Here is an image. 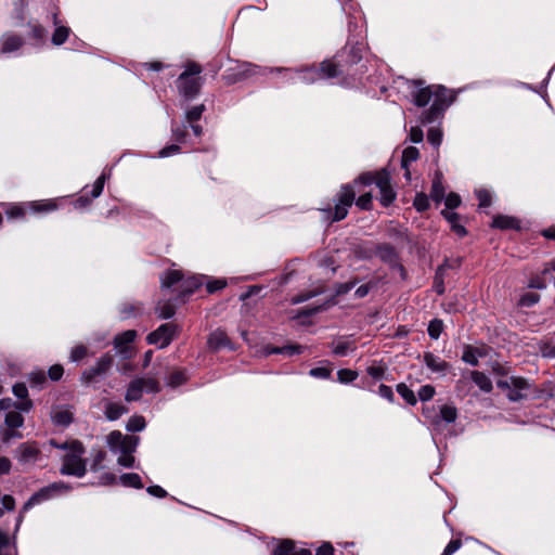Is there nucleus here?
<instances>
[{
	"label": "nucleus",
	"mask_w": 555,
	"mask_h": 555,
	"mask_svg": "<svg viewBox=\"0 0 555 555\" xmlns=\"http://www.w3.org/2000/svg\"><path fill=\"white\" fill-rule=\"evenodd\" d=\"M429 102H431L429 109L425 111L422 115L423 124H430L439 119L451 104L452 98L443 86L421 88L415 92L414 103L417 106L424 107Z\"/></svg>",
	"instance_id": "f257e3e1"
},
{
	"label": "nucleus",
	"mask_w": 555,
	"mask_h": 555,
	"mask_svg": "<svg viewBox=\"0 0 555 555\" xmlns=\"http://www.w3.org/2000/svg\"><path fill=\"white\" fill-rule=\"evenodd\" d=\"M51 444L55 448L67 450V453L63 456V464L60 469L62 475L75 476L78 478L86 475V463L82 459L85 448L80 441L75 440L70 443L59 444L52 440Z\"/></svg>",
	"instance_id": "f03ea898"
},
{
	"label": "nucleus",
	"mask_w": 555,
	"mask_h": 555,
	"mask_svg": "<svg viewBox=\"0 0 555 555\" xmlns=\"http://www.w3.org/2000/svg\"><path fill=\"white\" fill-rule=\"evenodd\" d=\"M202 73V66L197 63L191 62L185 66L184 72L177 80V87L181 95L190 100L195 98L202 88V78L198 75Z\"/></svg>",
	"instance_id": "7ed1b4c3"
},
{
	"label": "nucleus",
	"mask_w": 555,
	"mask_h": 555,
	"mask_svg": "<svg viewBox=\"0 0 555 555\" xmlns=\"http://www.w3.org/2000/svg\"><path fill=\"white\" fill-rule=\"evenodd\" d=\"M72 490V487L64 481L52 482L35 492L22 507V513L33 508L35 505L64 495Z\"/></svg>",
	"instance_id": "20e7f679"
},
{
	"label": "nucleus",
	"mask_w": 555,
	"mask_h": 555,
	"mask_svg": "<svg viewBox=\"0 0 555 555\" xmlns=\"http://www.w3.org/2000/svg\"><path fill=\"white\" fill-rule=\"evenodd\" d=\"M498 387L506 391L511 401H519L529 396L532 385L522 377L511 376L507 379L499 380Z\"/></svg>",
	"instance_id": "39448f33"
},
{
	"label": "nucleus",
	"mask_w": 555,
	"mask_h": 555,
	"mask_svg": "<svg viewBox=\"0 0 555 555\" xmlns=\"http://www.w3.org/2000/svg\"><path fill=\"white\" fill-rule=\"evenodd\" d=\"M356 199V192L350 184L341 186L337 194L333 221H340L348 215V209L352 206Z\"/></svg>",
	"instance_id": "423d86ee"
},
{
	"label": "nucleus",
	"mask_w": 555,
	"mask_h": 555,
	"mask_svg": "<svg viewBox=\"0 0 555 555\" xmlns=\"http://www.w3.org/2000/svg\"><path fill=\"white\" fill-rule=\"evenodd\" d=\"M178 331L179 327L177 324L165 323L150 333L146 340L150 345H156L158 348H165L172 341Z\"/></svg>",
	"instance_id": "0eeeda50"
},
{
	"label": "nucleus",
	"mask_w": 555,
	"mask_h": 555,
	"mask_svg": "<svg viewBox=\"0 0 555 555\" xmlns=\"http://www.w3.org/2000/svg\"><path fill=\"white\" fill-rule=\"evenodd\" d=\"M22 411H12L10 413H5L4 415V424L5 429L2 434V440L4 442H10L13 439H21L22 434L17 430L24 425V417L22 415Z\"/></svg>",
	"instance_id": "6e6552de"
},
{
	"label": "nucleus",
	"mask_w": 555,
	"mask_h": 555,
	"mask_svg": "<svg viewBox=\"0 0 555 555\" xmlns=\"http://www.w3.org/2000/svg\"><path fill=\"white\" fill-rule=\"evenodd\" d=\"M376 186L379 189V202L388 207L396 199L397 194L390 183V175L386 169L377 171Z\"/></svg>",
	"instance_id": "1a4fd4ad"
},
{
	"label": "nucleus",
	"mask_w": 555,
	"mask_h": 555,
	"mask_svg": "<svg viewBox=\"0 0 555 555\" xmlns=\"http://www.w3.org/2000/svg\"><path fill=\"white\" fill-rule=\"evenodd\" d=\"M139 439L133 436H124L120 431L114 430L107 436V444L113 452H119L122 449L135 451Z\"/></svg>",
	"instance_id": "9d476101"
},
{
	"label": "nucleus",
	"mask_w": 555,
	"mask_h": 555,
	"mask_svg": "<svg viewBox=\"0 0 555 555\" xmlns=\"http://www.w3.org/2000/svg\"><path fill=\"white\" fill-rule=\"evenodd\" d=\"M112 364H113L112 356H109V354L102 356L92 367L86 370L82 373V376H81L82 382L86 384H90V383L96 380L99 377L104 376L111 369Z\"/></svg>",
	"instance_id": "9b49d317"
},
{
	"label": "nucleus",
	"mask_w": 555,
	"mask_h": 555,
	"mask_svg": "<svg viewBox=\"0 0 555 555\" xmlns=\"http://www.w3.org/2000/svg\"><path fill=\"white\" fill-rule=\"evenodd\" d=\"M276 72H285L288 74V80L302 81L305 83H313L320 79V73L313 67H305L301 69L275 68Z\"/></svg>",
	"instance_id": "f8f14e48"
},
{
	"label": "nucleus",
	"mask_w": 555,
	"mask_h": 555,
	"mask_svg": "<svg viewBox=\"0 0 555 555\" xmlns=\"http://www.w3.org/2000/svg\"><path fill=\"white\" fill-rule=\"evenodd\" d=\"M40 454V450L35 442H24L16 449V457L21 463H35Z\"/></svg>",
	"instance_id": "ddd939ff"
},
{
	"label": "nucleus",
	"mask_w": 555,
	"mask_h": 555,
	"mask_svg": "<svg viewBox=\"0 0 555 555\" xmlns=\"http://www.w3.org/2000/svg\"><path fill=\"white\" fill-rule=\"evenodd\" d=\"M24 44V39L15 34L7 33L0 38V52L8 54L17 51Z\"/></svg>",
	"instance_id": "4468645a"
},
{
	"label": "nucleus",
	"mask_w": 555,
	"mask_h": 555,
	"mask_svg": "<svg viewBox=\"0 0 555 555\" xmlns=\"http://www.w3.org/2000/svg\"><path fill=\"white\" fill-rule=\"evenodd\" d=\"M423 360L425 365L433 372L444 375L446 372L450 369V364L442 360L440 357L431 353L425 352L423 356Z\"/></svg>",
	"instance_id": "2eb2a0df"
},
{
	"label": "nucleus",
	"mask_w": 555,
	"mask_h": 555,
	"mask_svg": "<svg viewBox=\"0 0 555 555\" xmlns=\"http://www.w3.org/2000/svg\"><path fill=\"white\" fill-rule=\"evenodd\" d=\"M207 344L208 347L212 350H219L221 348H234L227 333L220 328L214 331L209 335Z\"/></svg>",
	"instance_id": "dca6fc26"
},
{
	"label": "nucleus",
	"mask_w": 555,
	"mask_h": 555,
	"mask_svg": "<svg viewBox=\"0 0 555 555\" xmlns=\"http://www.w3.org/2000/svg\"><path fill=\"white\" fill-rule=\"evenodd\" d=\"M73 418L74 413L65 405L56 406L51 412V420L56 426L66 427L73 422Z\"/></svg>",
	"instance_id": "f3484780"
},
{
	"label": "nucleus",
	"mask_w": 555,
	"mask_h": 555,
	"mask_svg": "<svg viewBox=\"0 0 555 555\" xmlns=\"http://www.w3.org/2000/svg\"><path fill=\"white\" fill-rule=\"evenodd\" d=\"M33 409V401H14L11 398H2L0 400V410L5 413L12 411H22L28 413Z\"/></svg>",
	"instance_id": "a211bd4d"
},
{
	"label": "nucleus",
	"mask_w": 555,
	"mask_h": 555,
	"mask_svg": "<svg viewBox=\"0 0 555 555\" xmlns=\"http://www.w3.org/2000/svg\"><path fill=\"white\" fill-rule=\"evenodd\" d=\"M273 555H311L307 548H296L292 540H283L274 550Z\"/></svg>",
	"instance_id": "6ab92c4d"
},
{
	"label": "nucleus",
	"mask_w": 555,
	"mask_h": 555,
	"mask_svg": "<svg viewBox=\"0 0 555 555\" xmlns=\"http://www.w3.org/2000/svg\"><path fill=\"white\" fill-rule=\"evenodd\" d=\"M126 413H128V409L121 403L111 401L105 403L104 414L109 421H116Z\"/></svg>",
	"instance_id": "aec40b11"
},
{
	"label": "nucleus",
	"mask_w": 555,
	"mask_h": 555,
	"mask_svg": "<svg viewBox=\"0 0 555 555\" xmlns=\"http://www.w3.org/2000/svg\"><path fill=\"white\" fill-rule=\"evenodd\" d=\"M135 335L137 333L133 330H129L117 335L114 339V345L118 352L125 353L127 351L128 345L134 340Z\"/></svg>",
	"instance_id": "412c9836"
},
{
	"label": "nucleus",
	"mask_w": 555,
	"mask_h": 555,
	"mask_svg": "<svg viewBox=\"0 0 555 555\" xmlns=\"http://www.w3.org/2000/svg\"><path fill=\"white\" fill-rule=\"evenodd\" d=\"M144 391V387L140 378L133 379L126 391L125 399L128 402L138 401L141 399L142 393Z\"/></svg>",
	"instance_id": "4be33fe9"
},
{
	"label": "nucleus",
	"mask_w": 555,
	"mask_h": 555,
	"mask_svg": "<svg viewBox=\"0 0 555 555\" xmlns=\"http://www.w3.org/2000/svg\"><path fill=\"white\" fill-rule=\"evenodd\" d=\"M492 227L501 230L519 229V221L514 217L498 215L493 218Z\"/></svg>",
	"instance_id": "5701e85b"
},
{
	"label": "nucleus",
	"mask_w": 555,
	"mask_h": 555,
	"mask_svg": "<svg viewBox=\"0 0 555 555\" xmlns=\"http://www.w3.org/2000/svg\"><path fill=\"white\" fill-rule=\"evenodd\" d=\"M470 378L481 391L490 392L492 390V382L485 373L479 371H472Z\"/></svg>",
	"instance_id": "b1692460"
},
{
	"label": "nucleus",
	"mask_w": 555,
	"mask_h": 555,
	"mask_svg": "<svg viewBox=\"0 0 555 555\" xmlns=\"http://www.w3.org/2000/svg\"><path fill=\"white\" fill-rule=\"evenodd\" d=\"M376 256L385 262L392 263L397 260V253L390 244H380L376 247Z\"/></svg>",
	"instance_id": "393cba45"
},
{
	"label": "nucleus",
	"mask_w": 555,
	"mask_h": 555,
	"mask_svg": "<svg viewBox=\"0 0 555 555\" xmlns=\"http://www.w3.org/2000/svg\"><path fill=\"white\" fill-rule=\"evenodd\" d=\"M317 70L320 73V79L334 78L339 75L338 66L333 61H323L320 69Z\"/></svg>",
	"instance_id": "a878e982"
},
{
	"label": "nucleus",
	"mask_w": 555,
	"mask_h": 555,
	"mask_svg": "<svg viewBox=\"0 0 555 555\" xmlns=\"http://www.w3.org/2000/svg\"><path fill=\"white\" fill-rule=\"evenodd\" d=\"M188 380V375L185 370H175L172 371L166 379V384L169 387H178L184 384Z\"/></svg>",
	"instance_id": "bb28decb"
},
{
	"label": "nucleus",
	"mask_w": 555,
	"mask_h": 555,
	"mask_svg": "<svg viewBox=\"0 0 555 555\" xmlns=\"http://www.w3.org/2000/svg\"><path fill=\"white\" fill-rule=\"evenodd\" d=\"M30 209L34 212H49L56 209V203L52 199L49 201H36L29 204Z\"/></svg>",
	"instance_id": "cd10ccee"
},
{
	"label": "nucleus",
	"mask_w": 555,
	"mask_h": 555,
	"mask_svg": "<svg viewBox=\"0 0 555 555\" xmlns=\"http://www.w3.org/2000/svg\"><path fill=\"white\" fill-rule=\"evenodd\" d=\"M0 555H17L15 544H11L9 535L0 531Z\"/></svg>",
	"instance_id": "c85d7f7f"
},
{
	"label": "nucleus",
	"mask_w": 555,
	"mask_h": 555,
	"mask_svg": "<svg viewBox=\"0 0 555 555\" xmlns=\"http://www.w3.org/2000/svg\"><path fill=\"white\" fill-rule=\"evenodd\" d=\"M119 479H120L121 485L125 487H132L135 489L143 488L141 477L135 473L122 474Z\"/></svg>",
	"instance_id": "c756f323"
},
{
	"label": "nucleus",
	"mask_w": 555,
	"mask_h": 555,
	"mask_svg": "<svg viewBox=\"0 0 555 555\" xmlns=\"http://www.w3.org/2000/svg\"><path fill=\"white\" fill-rule=\"evenodd\" d=\"M418 157H420V152L416 147H414V146L405 147L402 153V160H401L402 167L408 168L409 165L411 163L417 160Z\"/></svg>",
	"instance_id": "7c9ffc66"
},
{
	"label": "nucleus",
	"mask_w": 555,
	"mask_h": 555,
	"mask_svg": "<svg viewBox=\"0 0 555 555\" xmlns=\"http://www.w3.org/2000/svg\"><path fill=\"white\" fill-rule=\"evenodd\" d=\"M333 353L339 357L346 356L350 350L354 349V346L349 340H338L332 344Z\"/></svg>",
	"instance_id": "2f4dec72"
},
{
	"label": "nucleus",
	"mask_w": 555,
	"mask_h": 555,
	"mask_svg": "<svg viewBox=\"0 0 555 555\" xmlns=\"http://www.w3.org/2000/svg\"><path fill=\"white\" fill-rule=\"evenodd\" d=\"M182 280V274L178 270H171L165 273V275L162 278V286L163 287H171L176 283L180 282Z\"/></svg>",
	"instance_id": "473e14b6"
},
{
	"label": "nucleus",
	"mask_w": 555,
	"mask_h": 555,
	"mask_svg": "<svg viewBox=\"0 0 555 555\" xmlns=\"http://www.w3.org/2000/svg\"><path fill=\"white\" fill-rule=\"evenodd\" d=\"M398 393L406 401V403L414 405L417 402L414 391L409 388L405 384L401 383L397 385Z\"/></svg>",
	"instance_id": "72a5a7b5"
},
{
	"label": "nucleus",
	"mask_w": 555,
	"mask_h": 555,
	"mask_svg": "<svg viewBox=\"0 0 555 555\" xmlns=\"http://www.w3.org/2000/svg\"><path fill=\"white\" fill-rule=\"evenodd\" d=\"M70 29L65 26H57L52 35V43L55 46L63 44L68 36H69Z\"/></svg>",
	"instance_id": "f704fd0d"
},
{
	"label": "nucleus",
	"mask_w": 555,
	"mask_h": 555,
	"mask_svg": "<svg viewBox=\"0 0 555 555\" xmlns=\"http://www.w3.org/2000/svg\"><path fill=\"white\" fill-rule=\"evenodd\" d=\"M480 356L481 353L478 351V349L467 346L463 352L462 360L465 363L476 366L478 365V358Z\"/></svg>",
	"instance_id": "c9c22d12"
},
{
	"label": "nucleus",
	"mask_w": 555,
	"mask_h": 555,
	"mask_svg": "<svg viewBox=\"0 0 555 555\" xmlns=\"http://www.w3.org/2000/svg\"><path fill=\"white\" fill-rule=\"evenodd\" d=\"M443 215L456 234L460 236H464L466 234L465 228L457 223L459 216L455 212H443Z\"/></svg>",
	"instance_id": "e433bc0d"
},
{
	"label": "nucleus",
	"mask_w": 555,
	"mask_h": 555,
	"mask_svg": "<svg viewBox=\"0 0 555 555\" xmlns=\"http://www.w3.org/2000/svg\"><path fill=\"white\" fill-rule=\"evenodd\" d=\"M301 349L302 347L301 346H285V347H282V348H278V347H272V348H267L266 349V353L267 354H272V353H285V354H295V353H300L301 352Z\"/></svg>",
	"instance_id": "4c0bfd02"
},
{
	"label": "nucleus",
	"mask_w": 555,
	"mask_h": 555,
	"mask_svg": "<svg viewBox=\"0 0 555 555\" xmlns=\"http://www.w3.org/2000/svg\"><path fill=\"white\" fill-rule=\"evenodd\" d=\"M427 331L430 338L438 339L443 331V322L439 319L431 320L429 322Z\"/></svg>",
	"instance_id": "58836bf2"
},
{
	"label": "nucleus",
	"mask_w": 555,
	"mask_h": 555,
	"mask_svg": "<svg viewBox=\"0 0 555 555\" xmlns=\"http://www.w3.org/2000/svg\"><path fill=\"white\" fill-rule=\"evenodd\" d=\"M440 415L442 420L446 421L447 423H453L457 417V411L455 406L444 404L440 409Z\"/></svg>",
	"instance_id": "ea45409f"
},
{
	"label": "nucleus",
	"mask_w": 555,
	"mask_h": 555,
	"mask_svg": "<svg viewBox=\"0 0 555 555\" xmlns=\"http://www.w3.org/2000/svg\"><path fill=\"white\" fill-rule=\"evenodd\" d=\"M145 428V420L142 416H132L129 418L127 423V430L128 431H141Z\"/></svg>",
	"instance_id": "a19ab883"
},
{
	"label": "nucleus",
	"mask_w": 555,
	"mask_h": 555,
	"mask_svg": "<svg viewBox=\"0 0 555 555\" xmlns=\"http://www.w3.org/2000/svg\"><path fill=\"white\" fill-rule=\"evenodd\" d=\"M134 451H128L127 449H122L119 451L120 455L117 459V463L124 467H132L134 464V457L132 455Z\"/></svg>",
	"instance_id": "79ce46f5"
},
{
	"label": "nucleus",
	"mask_w": 555,
	"mask_h": 555,
	"mask_svg": "<svg viewBox=\"0 0 555 555\" xmlns=\"http://www.w3.org/2000/svg\"><path fill=\"white\" fill-rule=\"evenodd\" d=\"M358 372L350 369H341L337 372V378L340 383L347 384L356 380Z\"/></svg>",
	"instance_id": "37998d69"
},
{
	"label": "nucleus",
	"mask_w": 555,
	"mask_h": 555,
	"mask_svg": "<svg viewBox=\"0 0 555 555\" xmlns=\"http://www.w3.org/2000/svg\"><path fill=\"white\" fill-rule=\"evenodd\" d=\"M446 270V264L438 267L436 276H435V289L437 294L442 295L444 293V284H443V273Z\"/></svg>",
	"instance_id": "c03bdc74"
},
{
	"label": "nucleus",
	"mask_w": 555,
	"mask_h": 555,
	"mask_svg": "<svg viewBox=\"0 0 555 555\" xmlns=\"http://www.w3.org/2000/svg\"><path fill=\"white\" fill-rule=\"evenodd\" d=\"M160 319H170L175 314V307L170 302H164L156 308Z\"/></svg>",
	"instance_id": "a18cd8bd"
},
{
	"label": "nucleus",
	"mask_w": 555,
	"mask_h": 555,
	"mask_svg": "<svg viewBox=\"0 0 555 555\" xmlns=\"http://www.w3.org/2000/svg\"><path fill=\"white\" fill-rule=\"evenodd\" d=\"M430 196L437 203L442 201V198L444 196V189L439 180H435L433 182Z\"/></svg>",
	"instance_id": "49530a36"
},
{
	"label": "nucleus",
	"mask_w": 555,
	"mask_h": 555,
	"mask_svg": "<svg viewBox=\"0 0 555 555\" xmlns=\"http://www.w3.org/2000/svg\"><path fill=\"white\" fill-rule=\"evenodd\" d=\"M12 390L14 396L18 399L17 401H31L28 398V389L25 384H15Z\"/></svg>",
	"instance_id": "de8ad7c7"
},
{
	"label": "nucleus",
	"mask_w": 555,
	"mask_h": 555,
	"mask_svg": "<svg viewBox=\"0 0 555 555\" xmlns=\"http://www.w3.org/2000/svg\"><path fill=\"white\" fill-rule=\"evenodd\" d=\"M427 140L430 144L439 146L442 142V132L439 128H430L427 133Z\"/></svg>",
	"instance_id": "09e8293b"
},
{
	"label": "nucleus",
	"mask_w": 555,
	"mask_h": 555,
	"mask_svg": "<svg viewBox=\"0 0 555 555\" xmlns=\"http://www.w3.org/2000/svg\"><path fill=\"white\" fill-rule=\"evenodd\" d=\"M106 459V453L103 450H98L94 453L93 461L91 463V470L96 472L103 468V462Z\"/></svg>",
	"instance_id": "8fccbe9b"
},
{
	"label": "nucleus",
	"mask_w": 555,
	"mask_h": 555,
	"mask_svg": "<svg viewBox=\"0 0 555 555\" xmlns=\"http://www.w3.org/2000/svg\"><path fill=\"white\" fill-rule=\"evenodd\" d=\"M88 350L83 345L75 346L70 351V361L78 362L87 357Z\"/></svg>",
	"instance_id": "3c124183"
},
{
	"label": "nucleus",
	"mask_w": 555,
	"mask_h": 555,
	"mask_svg": "<svg viewBox=\"0 0 555 555\" xmlns=\"http://www.w3.org/2000/svg\"><path fill=\"white\" fill-rule=\"evenodd\" d=\"M413 205L417 211H425L429 207L428 197L423 193H418L414 198Z\"/></svg>",
	"instance_id": "603ef678"
},
{
	"label": "nucleus",
	"mask_w": 555,
	"mask_h": 555,
	"mask_svg": "<svg viewBox=\"0 0 555 555\" xmlns=\"http://www.w3.org/2000/svg\"><path fill=\"white\" fill-rule=\"evenodd\" d=\"M205 109V106L203 104L196 105L192 107L190 111L186 112V119L189 122L197 121Z\"/></svg>",
	"instance_id": "864d4df0"
},
{
	"label": "nucleus",
	"mask_w": 555,
	"mask_h": 555,
	"mask_svg": "<svg viewBox=\"0 0 555 555\" xmlns=\"http://www.w3.org/2000/svg\"><path fill=\"white\" fill-rule=\"evenodd\" d=\"M146 392H158L160 390L159 384L155 378H140Z\"/></svg>",
	"instance_id": "5fc2aeb1"
},
{
	"label": "nucleus",
	"mask_w": 555,
	"mask_h": 555,
	"mask_svg": "<svg viewBox=\"0 0 555 555\" xmlns=\"http://www.w3.org/2000/svg\"><path fill=\"white\" fill-rule=\"evenodd\" d=\"M372 194L365 193L358 197V199L356 201V205L361 209L369 210L372 207Z\"/></svg>",
	"instance_id": "6e6d98bb"
},
{
	"label": "nucleus",
	"mask_w": 555,
	"mask_h": 555,
	"mask_svg": "<svg viewBox=\"0 0 555 555\" xmlns=\"http://www.w3.org/2000/svg\"><path fill=\"white\" fill-rule=\"evenodd\" d=\"M479 201V207H488L491 205V194L488 190L481 189L476 191Z\"/></svg>",
	"instance_id": "4d7b16f0"
},
{
	"label": "nucleus",
	"mask_w": 555,
	"mask_h": 555,
	"mask_svg": "<svg viewBox=\"0 0 555 555\" xmlns=\"http://www.w3.org/2000/svg\"><path fill=\"white\" fill-rule=\"evenodd\" d=\"M435 388L431 385H424L418 390L421 401H428L435 396Z\"/></svg>",
	"instance_id": "13d9d810"
},
{
	"label": "nucleus",
	"mask_w": 555,
	"mask_h": 555,
	"mask_svg": "<svg viewBox=\"0 0 555 555\" xmlns=\"http://www.w3.org/2000/svg\"><path fill=\"white\" fill-rule=\"evenodd\" d=\"M366 373L375 379H382L385 375V366L383 365H370L366 369Z\"/></svg>",
	"instance_id": "bf43d9fd"
},
{
	"label": "nucleus",
	"mask_w": 555,
	"mask_h": 555,
	"mask_svg": "<svg viewBox=\"0 0 555 555\" xmlns=\"http://www.w3.org/2000/svg\"><path fill=\"white\" fill-rule=\"evenodd\" d=\"M540 299V296L534 293H529L521 296L519 304L524 307H531L535 305Z\"/></svg>",
	"instance_id": "052dcab7"
},
{
	"label": "nucleus",
	"mask_w": 555,
	"mask_h": 555,
	"mask_svg": "<svg viewBox=\"0 0 555 555\" xmlns=\"http://www.w3.org/2000/svg\"><path fill=\"white\" fill-rule=\"evenodd\" d=\"M104 183H105V176L102 175L100 176L93 186H92V191H91V195L93 198H96L101 195V193L103 192V188H104Z\"/></svg>",
	"instance_id": "680f3d73"
},
{
	"label": "nucleus",
	"mask_w": 555,
	"mask_h": 555,
	"mask_svg": "<svg viewBox=\"0 0 555 555\" xmlns=\"http://www.w3.org/2000/svg\"><path fill=\"white\" fill-rule=\"evenodd\" d=\"M377 180V171L376 172H365L361 175L354 182H360L364 185H370L372 183L376 184Z\"/></svg>",
	"instance_id": "e2e57ef3"
},
{
	"label": "nucleus",
	"mask_w": 555,
	"mask_h": 555,
	"mask_svg": "<svg viewBox=\"0 0 555 555\" xmlns=\"http://www.w3.org/2000/svg\"><path fill=\"white\" fill-rule=\"evenodd\" d=\"M309 374L312 377L325 379L331 376V370L326 367H314L310 370Z\"/></svg>",
	"instance_id": "0e129e2a"
},
{
	"label": "nucleus",
	"mask_w": 555,
	"mask_h": 555,
	"mask_svg": "<svg viewBox=\"0 0 555 555\" xmlns=\"http://www.w3.org/2000/svg\"><path fill=\"white\" fill-rule=\"evenodd\" d=\"M446 206L449 209H454L461 204V198L456 193H450L446 197Z\"/></svg>",
	"instance_id": "69168bd1"
},
{
	"label": "nucleus",
	"mask_w": 555,
	"mask_h": 555,
	"mask_svg": "<svg viewBox=\"0 0 555 555\" xmlns=\"http://www.w3.org/2000/svg\"><path fill=\"white\" fill-rule=\"evenodd\" d=\"M462 545L460 540H451L448 545L444 547L441 555H452L455 553Z\"/></svg>",
	"instance_id": "338daca9"
},
{
	"label": "nucleus",
	"mask_w": 555,
	"mask_h": 555,
	"mask_svg": "<svg viewBox=\"0 0 555 555\" xmlns=\"http://www.w3.org/2000/svg\"><path fill=\"white\" fill-rule=\"evenodd\" d=\"M378 395L390 402L393 401V391H392L391 387H389L387 385H384V384L379 385Z\"/></svg>",
	"instance_id": "774afa93"
}]
</instances>
